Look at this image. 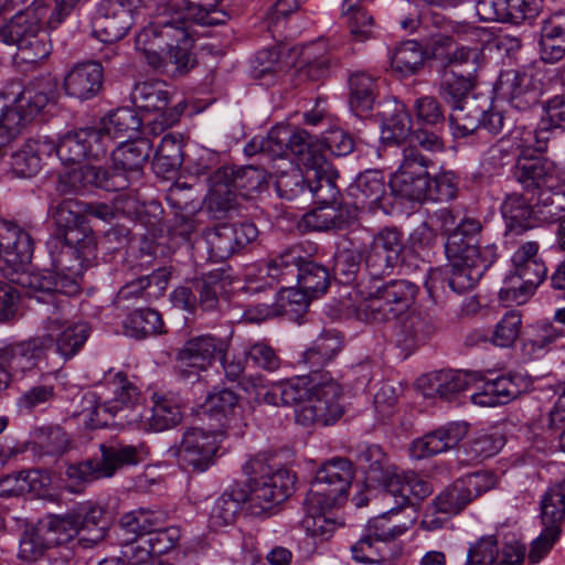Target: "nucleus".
Here are the masks:
<instances>
[{
	"mask_svg": "<svg viewBox=\"0 0 565 565\" xmlns=\"http://www.w3.org/2000/svg\"><path fill=\"white\" fill-rule=\"evenodd\" d=\"M84 204L74 200H64L58 203L52 214L56 226L50 237H58L68 242H83L85 248L92 247L93 231L86 224ZM90 249H86L89 253Z\"/></svg>",
	"mask_w": 565,
	"mask_h": 565,
	"instance_id": "nucleus-20",
	"label": "nucleus"
},
{
	"mask_svg": "<svg viewBox=\"0 0 565 565\" xmlns=\"http://www.w3.org/2000/svg\"><path fill=\"white\" fill-rule=\"evenodd\" d=\"M106 156V143L96 128L70 131L57 141V158L63 164L83 160H100Z\"/></svg>",
	"mask_w": 565,
	"mask_h": 565,
	"instance_id": "nucleus-19",
	"label": "nucleus"
},
{
	"mask_svg": "<svg viewBox=\"0 0 565 565\" xmlns=\"http://www.w3.org/2000/svg\"><path fill=\"white\" fill-rule=\"evenodd\" d=\"M142 127V119L132 108L122 107L108 114L100 121V127L96 128L106 143V152L115 139L127 138L132 140V136L139 132Z\"/></svg>",
	"mask_w": 565,
	"mask_h": 565,
	"instance_id": "nucleus-33",
	"label": "nucleus"
},
{
	"mask_svg": "<svg viewBox=\"0 0 565 565\" xmlns=\"http://www.w3.org/2000/svg\"><path fill=\"white\" fill-rule=\"evenodd\" d=\"M100 460H84L67 466L65 475L76 484L110 477L126 465H137L148 456L145 444L100 446Z\"/></svg>",
	"mask_w": 565,
	"mask_h": 565,
	"instance_id": "nucleus-8",
	"label": "nucleus"
},
{
	"mask_svg": "<svg viewBox=\"0 0 565 565\" xmlns=\"http://www.w3.org/2000/svg\"><path fill=\"white\" fill-rule=\"evenodd\" d=\"M419 288L407 279H392L373 285L362 292V299L354 308L359 320L384 323L395 320L415 303Z\"/></svg>",
	"mask_w": 565,
	"mask_h": 565,
	"instance_id": "nucleus-5",
	"label": "nucleus"
},
{
	"mask_svg": "<svg viewBox=\"0 0 565 565\" xmlns=\"http://www.w3.org/2000/svg\"><path fill=\"white\" fill-rule=\"evenodd\" d=\"M46 248L54 270L70 271L73 275H83L90 262L96 257V241L92 238V247L86 253L84 243L68 242L58 237H50Z\"/></svg>",
	"mask_w": 565,
	"mask_h": 565,
	"instance_id": "nucleus-23",
	"label": "nucleus"
},
{
	"mask_svg": "<svg viewBox=\"0 0 565 565\" xmlns=\"http://www.w3.org/2000/svg\"><path fill=\"white\" fill-rule=\"evenodd\" d=\"M72 513L78 527V542L84 547H92L105 539L109 523L100 505L83 502L73 508Z\"/></svg>",
	"mask_w": 565,
	"mask_h": 565,
	"instance_id": "nucleus-31",
	"label": "nucleus"
},
{
	"mask_svg": "<svg viewBox=\"0 0 565 565\" xmlns=\"http://www.w3.org/2000/svg\"><path fill=\"white\" fill-rule=\"evenodd\" d=\"M480 221L461 220L448 235L445 253L449 267V287L457 294L471 290L498 257L494 244L479 246Z\"/></svg>",
	"mask_w": 565,
	"mask_h": 565,
	"instance_id": "nucleus-1",
	"label": "nucleus"
},
{
	"mask_svg": "<svg viewBox=\"0 0 565 565\" xmlns=\"http://www.w3.org/2000/svg\"><path fill=\"white\" fill-rule=\"evenodd\" d=\"M497 477L491 471H476L457 479L431 502L435 511L450 518L461 513L472 500L493 489Z\"/></svg>",
	"mask_w": 565,
	"mask_h": 565,
	"instance_id": "nucleus-12",
	"label": "nucleus"
},
{
	"mask_svg": "<svg viewBox=\"0 0 565 565\" xmlns=\"http://www.w3.org/2000/svg\"><path fill=\"white\" fill-rule=\"evenodd\" d=\"M152 151V145L146 137L126 140L111 151L116 175L127 174V180L139 178L145 163Z\"/></svg>",
	"mask_w": 565,
	"mask_h": 565,
	"instance_id": "nucleus-30",
	"label": "nucleus"
},
{
	"mask_svg": "<svg viewBox=\"0 0 565 565\" xmlns=\"http://www.w3.org/2000/svg\"><path fill=\"white\" fill-rule=\"evenodd\" d=\"M232 235L227 223L216 225L205 232L206 248L213 262H223L237 253Z\"/></svg>",
	"mask_w": 565,
	"mask_h": 565,
	"instance_id": "nucleus-63",
	"label": "nucleus"
},
{
	"mask_svg": "<svg viewBox=\"0 0 565 565\" xmlns=\"http://www.w3.org/2000/svg\"><path fill=\"white\" fill-rule=\"evenodd\" d=\"M61 313L52 311L47 317L45 329L49 334L45 337H51L53 343L55 335L56 351L70 359L83 348L90 334V328L86 322L68 323Z\"/></svg>",
	"mask_w": 565,
	"mask_h": 565,
	"instance_id": "nucleus-25",
	"label": "nucleus"
},
{
	"mask_svg": "<svg viewBox=\"0 0 565 565\" xmlns=\"http://www.w3.org/2000/svg\"><path fill=\"white\" fill-rule=\"evenodd\" d=\"M116 0H102L92 19V30L100 42L113 43L121 40L134 23L135 10Z\"/></svg>",
	"mask_w": 565,
	"mask_h": 565,
	"instance_id": "nucleus-16",
	"label": "nucleus"
},
{
	"mask_svg": "<svg viewBox=\"0 0 565 565\" xmlns=\"http://www.w3.org/2000/svg\"><path fill=\"white\" fill-rule=\"evenodd\" d=\"M355 461L366 477L374 482L383 479L384 473L390 469L386 455L377 445H360Z\"/></svg>",
	"mask_w": 565,
	"mask_h": 565,
	"instance_id": "nucleus-61",
	"label": "nucleus"
},
{
	"mask_svg": "<svg viewBox=\"0 0 565 565\" xmlns=\"http://www.w3.org/2000/svg\"><path fill=\"white\" fill-rule=\"evenodd\" d=\"M303 259L302 249L299 246L286 248L265 262L266 274L278 282L296 279Z\"/></svg>",
	"mask_w": 565,
	"mask_h": 565,
	"instance_id": "nucleus-49",
	"label": "nucleus"
},
{
	"mask_svg": "<svg viewBox=\"0 0 565 565\" xmlns=\"http://www.w3.org/2000/svg\"><path fill=\"white\" fill-rule=\"evenodd\" d=\"M105 381L109 385L114 397L96 404L90 417L92 427L124 425L136 420L129 414L139 402L140 391L138 387L122 372L114 375L109 373Z\"/></svg>",
	"mask_w": 565,
	"mask_h": 565,
	"instance_id": "nucleus-11",
	"label": "nucleus"
},
{
	"mask_svg": "<svg viewBox=\"0 0 565 565\" xmlns=\"http://www.w3.org/2000/svg\"><path fill=\"white\" fill-rule=\"evenodd\" d=\"M473 76L457 74L451 70L444 74L440 84V96L450 104L452 110H465L466 100L470 89L472 88Z\"/></svg>",
	"mask_w": 565,
	"mask_h": 565,
	"instance_id": "nucleus-57",
	"label": "nucleus"
},
{
	"mask_svg": "<svg viewBox=\"0 0 565 565\" xmlns=\"http://www.w3.org/2000/svg\"><path fill=\"white\" fill-rule=\"evenodd\" d=\"M425 53L422 45L408 40L401 43L391 54V67L399 77L415 75L424 65Z\"/></svg>",
	"mask_w": 565,
	"mask_h": 565,
	"instance_id": "nucleus-48",
	"label": "nucleus"
},
{
	"mask_svg": "<svg viewBox=\"0 0 565 565\" xmlns=\"http://www.w3.org/2000/svg\"><path fill=\"white\" fill-rule=\"evenodd\" d=\"M342 387L329 374H316L309 403L296 411L297 422L302 425L334 424L343 414Z\"/></svg>",
	"mask_w": 565,
	"mask_h": 565,
	"instance_id": "nucleus-10",
	"label": "nucleus"
},
{
	"mask_svg": "<svg viewBox=\"0 0 565 565\" xmlns=\"http://www.w3.org/2000/svg\"><path fill=\"white\" fill-rule=\"evenodd\" d=\"M161 315L152 308H141L130 312L122 321L126 335L135 339H146L163 332Z\"/></svg>",
	"mask_w": 565,
	"mask_h": 565,
	"instance_id": "nucleus-46",
	"label": "nucleus"
},
{
	"mask_svg": "<svg viewBox=\"0 0 565 565\" xmlns=\"http://www.w3.org/2000/svg\"><path fill=\"white\" fill-rule=\"evenodd\" d=\"M539 53L547 64H555L565 56V33L553 20L542 26Z\"/></svg>",
	"mask_w": 565,
	"mask_h": 565,
	"instance_id": "nucleus-58",
	"label": "nucleus"
},
{
	"mask_svg": "<svg viewBox=\"0 0 565 565\" xmlns=\"http://www.w3.org/2000/svg\"><path fill=\"white\" fill-rule=\"evenodd\" d=\"M194 289L198 294V308L203 311H214L218 307V296L224 290L223 271L211 270L201 278L194 280Z\"/></svg>",
	"mask_w": 565,
	"mask_h": 565,
	"instance_id": "nucleus-56",
	"label": "nucleus"
},
{
	"mask_svg": "<svg viewBox=\"0 0 565 565\" xmlns=\"http://www.w3.org/2000/svg\"><path fill=\"white\" fill-rule=\"evenodd\" d=\"M82 276L61 270L22 271L17 282L24 289L26 297L39 302H52L53 311L63 312L68 301L60 296L77 294Z\"/></svg>",
	"mask_w": 565,
	"mask_h": 565,
	"instance_id": "nucleus-9",
	"label": "nucleus"
},
{
	"mask_svg": "<svg viewBox=\"0 0 565 565\" xmlns=\"http://www.w3.org/2000/svg\"><path fill=\"white\" fill-rule=\"evenodd\" d=\"M182 419L180 406L172 399L158 397L147 414L141 416L145 429L163 431L177 426Z\"/></svg>",
	"mask_w": 565,
	"mask_h": 565,
	"instance_id": "nucleus-50",
	"label": "nucleus"
},
{
	"mask_svg": "<svg viewBox=\"0 0 565 565\" xmlns=\"http://www.w3.org/2000/svg\"><path fill=\"white\" fill-rule=\"evenodd\" d=\"M540 509L543 526L562 530L565 522V478L547 488L541 499Z\"/></svg>",
	"mask_w": 565,
	"mask_h": 565,
	"instance_id": "nucleus-47",
	"label": "nucleus"
},
{
	"mask_svg": "<svg viewBox=\"0 0 565 565\" xmlns=\"http://www.w3.org/2000/svg\"><path fill=\"white\" fill-rule=\"evenodd\" d=\"M135 15H149L151 21L136 35V47L139 51L168 50L169 62L175 66L174 72L183 74L194 65L191 57V47L194 43V32L180 24V18L171 14L162 3L157 0H146L134 7Z\"/></svg>",
	"mask_w": 565,
	"mask_h": 565,
	"instance_id": "nucleus-2",
	"label": "nucleus"
},
{
	"mask_svg": "<svg viewBox=\"0 0 565 565\" xmlns=\"http://www.w3.org/2000/svg\"><path fill=\"white\" fill-rule=\"evenodd\" d=\"M58 97V81L50 73L31 79L21 92L9 99L12 111L21 119V127L32 120L50 104H55Z\"/></svg>",
	"mask_w": 565,
	"mask_h": 565,
	"instance_id": "nucleus-14",
	"label": "nucleus"
},
{
	"mask_svg": "<svg viewBox=\"0 0 565 565\" xmlns=\"http://www.w3.org/2000/svg\"><path fill=\"white\" fill-rule=\"evenodd\" d=\"M468 424L448 423L424 436L414 439L409 445V456L415 460L429 458L455 448L467 435Z\"/></svg>",
	"mask_w": 565,
	"mask_h": 565,
	"instance_id": "nucleus-24",
	"label": "nucleus"
},
{
	"mask_svg": "<svg viewBox=\"0 0 565 565\" xmlns=\"http://www.w3.org/2000/svg\"><path fill=\"white\" fill-rule=\"evenodd\" d=\"M172 97L168 85L160 81L138 83L132 92V99L138 107L154 113L168 110Z\"/></svg>",
	"mask_w": 565,
	"mask_h": 565,
	"instance_id": "nucleus-51",
	"label": "nucleus"
},
{
	"mask_svg": "<svg viewBox=\"0 0 565 565\" xmlns=\"http://www.w3.org/2000/svg\"><path fill=\"white\" fill-rule=\"evenodd\" d=\"M416 124L413 140L426 151H440L444 149L441 134L445 129L446 118L440 103L433 96L417 98L413 105Z\"/></svg>",
	"mask_w": 565,
	"mask_h": 565,
	"instance_id": "nucleus-15",
	"label": "nucleus"
},
{
	"mask_svg": "<svg viewBox=\"0 0 565 565\" xmlns=\"http://www.w3.org/2000/svg\"><path fill=\"white\" fill-rule=\"evenodd\" d=\"M223 438L221 430L188 428L175 451L179 463L188 471L205 472L215 463Z\"/></svg>",
	"mask_w": 565,
	"mask_h": 565,
	"instance_id": "nucleus-13",
	"label": "nucleus"
},
{
	"mask_svg": "<svg viewBox=\"0 0 565 565\" xmlns=\"http://www.w3.org/2000/svg\"><path fill=\"white\" fill-rule=\"evenodd\" d=\"M414 135L409 113L404 105H396L382 126L384 142L405 143L399 168L391 177L390 186L401 198L420 199L428 189L427 169L431 161L420 152L419 145L413 140Z\"/></svg>",
	"mask_w": 565,
	"mask_h": 565,
	"instance_id": "nucleus-3",
	"label": "nucleus"
},
{
	"mask_svg": "<svg viewBox=\"0 0 565 565\" xmlns=\"http://www.w3.org/2000/svg\"><path fill=\"white\" fill-rule=\"evenodd\" d=\"M183 138L172 132L166 134L153 157V167L162 173L175 172L184 162Z\"/></svg>",
	"mask_w": 565,
	"mask_h": 565,
	"instance_id": "nucleus-54",
	"label": "nucleus"
},
{
	"mask_svg": "<svg viewBox=\"0 0 565 565\" xmlns=\"http://www.w3.org/2000/svg\"><path fill=\"white\" fill-rule=\"evenodd\" d=\"M107 171L103 168L86 164L77 169H73L60 175L57 190L64 194L78 193L87 186L106 188Z\"/></svg>",
	"mask_w": 565,
	"mask_h": 565,
	"instance_id": "nucleus-43",
	"label": "nucleus"
},
{
	"mask_svg": "<svg viewBox=\"0 0 565 565\" xmlns=\"http://www.w3.org/2000/svg\"><path fill=\"white\" fill-rule=\"evenodd\" d=\"M322 149V142L305 129H290L288 151L297 158L298 163L303 166L308 172L327 161Z\"/></svg>",
	"mask_w": 565,
	"mask_h": 565,
	"instance_id": "nucleus-38",
	"label": "nucleus"
},
{
	"mask_svg": "<svg viewBox=\"0 0 565 565\" xmlns=\"http://www.w3.org/2000/svg\"><path fill=\"white\" fill-rule=\"evenodd\" d=\"M51 548L77 537L78 527L72 511L64 515H49L39 521Z\"/></svg>",
	"mask_w": 565,
	"mask_h": 565,
	"instance_id": "nucleus-55",
	"label": "nucleus"
},
{
	"mask_svg": "<svg viewBox=\"0 0 565 565\" xmlns=\"http://www.w3.org/2000/svg\"><path fill=\"white\" fill-rule=\"evenodd\" d=\"M313 377L298 376L286 382L275 383L264 392H257V399L273 406H292L309 403Z\"/></svg>",
	"mask_w": 565,
	"mask_h": 565,
	"instance_id": "nucleus-29",
	"label": "nucleus"
},
{
	"mask_svg": "<svg viewBox=\"0 0 565 565\" xmlns=\"http://www.w3.org/2000/svg\"><path fill=\"white\" fill-rule=\"evenodd\" d=\"M479 383L481 386L477 385V388L481 391L471 396L472 403L479 406L504 405L521 393L520 386L511 375L498 376L492 380L486 379L483 375V381H479Z\"/></svg>",
	"mask_w": 565,
	"mask_h": 565,
	"instance_id": "nucleus-35",
	"label": "nucleus"
},
{
	"mask_svg": "<svg viewBox=\"0 0 565 565\" xmlns=\"http://www.w3.org/2000/svg\"><path fill=\"white\" fill-rule=\"evenodd\" d=\"M221 0H169L162 3L168 11L180 18V24L192 30V22L212 26L225 24L232 13L218 8Z\"/></svg>",
	"mask_w": 565,
	"mask_h": 565,
	"instance_id": "nucleus-21",
	"label": "nucleus"
},
{
	"mask_svg": "<svg viewBox=\"0 0 565 565\" xmlns=\"http://www.w3.org/2000/svg\"><path fill=\"white\" fill-rule=\"evenodd\" d=\"M479 381H483L481 373L461 370H441L427 376L430 391L445 399L477 387Z\"/></svg>",
	"mask_w": 565,
	"mask_h": 565,
	"instance_id": "nucleus-32",
	"label": "nucleus"
},
{
	"mask_svg": "<svg viewBox=\"0 0 565 565\" xmlns=\"http://www.w3.org/2000/svg\"><path fill=\"white\" fill-rule=\"evenodd\" d=\"M515 178L524 189L531 191L558 184L556 166L545 158L520 159L515 169Z\"/></svg>",
	"mask_w": 565,
	"mask_h": 565,
	"instance_id": "nucleus-34",
	"label": "nucleus"
},
{
	"mask_svg": "<svg viewBox=\"0 0 565 565\" xmlns=\"http://www.w3.org/2000/svg\"><path fill=\"white\" fill-rule=\"evenodd\" d=\"M228 351V342L212 334L196 335L184 342L178 351L181 366L191 367L195 373L210 367L214 361Z\"/></svg>",
	"mask_w": 565,
	"mask_h": 565,
	"instance_id": "nucleus-22",
	"label": "nucleus"
},
{
	"mask_svg": "<svg viewBox=\"0 0 565 565\" xmlns=\"http://www.w3.org/2000/svg\"><path fill=\"white\" fill-rule=\"evenodd\" d=\"M537 242L522 243L511 257L513 275L508 277L499 291L502 301L523 303L543 282L547 267L539 253Z\"/></svg>",
	"mask_w": 565,
	"mask_h": 565,
	"instance_id": "nucleus-6",
	"label": "nucleus"
},
{
	"mask_svg": "<svg viewBox=\"0 0 565 565\" xmlns=\"http://www.w3.org/2000/svg\"><path fill=\"white\" fill-rule=\"evenodd\" d=\"M167 520V511L160 508H139L121 515L118 526L125 534L148 535L162 527Z\"/></svg>",
	"mask_w": 565,
	"mask_h": 565,
	"instance_id": "nucleus-41",
	"label": "nucleus"
},
{
	"mask_svg": "<svg viewBox=\"0 0 565 565\" xmlns=\"http://www.w3.org/2000/svg\"><path fill=\"white\" fill-rule=\"evenodd\" d=\"M350 106L358 116L370 111L375 100L376 79L365 73L356 72L349 79Z\"/></svg>",
	"mask_w": 565,
	"mask_h": 565,
	"instance_id": "nucleus-52",
	"label": "nucleus"
},
{
	"mask_svg": "<svg viewBox=\"0 0 565 565\" xmlns=\"http://www.w3.org/2000/svg\"><path fill=\"white\" fill-rule=\"evenodd\" d=\"M354 479L353 463L342 457H334L317 470L307 503L311 509L331 510L344 501Z\"/></svg>",
	"mask_w": 565,
	"mask_h": 565,
	"instance_id": "nucleus-7",
	"label": "nucleus"
},
{
	"mask_svg": "<svg viewBox=\"0 0 565 565\" xmlns=\"http://www.w3.org/2000/svg\"><path fill=\"white\" fill-rule=\"evenodd\" d=\"M274 457L257 454L243 466L247 477L246 500L250 514L260 516L284 502L292 492L296 476L273 462Z\"/></svg>",
	"mask_w": 565,
	"mask_h": 565,
	"instance_id": "nucleus-4",
	"label": "nucleus"
},
{
	"mask_svg": "<svg viewBox=\"0 0 565 565\" xmlns=\"http://www.w3.org/2000/svg\"><path fill=\"white\" fill-rule=\"evenodd\" d=\"M530 201L533 202L535 220L552 223L563 218L565 193L563 188L558 189V184L537 190Z\"/></svg>",
	"mask_w": 565,
	"mask_h": 565,
	"instance_id": "nucleus-45",
	"label": "nucleus"
},
{
	"mask_svg": "<svg viewBox=\"0 0 565 565\" xmlns=\"http://www.w3.org/2000/svg\"><path fill=\"white\" fill-rule=\"evenodd\" d=\"M306 227L312 231L342 230L348 221L341 205H320L303 216Z\"/></svg>",
	"mask_w": 565,
	"mask_h": 565,
	"instance_id": "nucleus-64",
	"label": "nucleus"
},
{
	"mask_svg": "<svg viewBox=\"0 0 565 565\" xmlns=\"http://www.w3.org/2000/svg\"><path fill=\"white\" fill-rule=\"evenodd\" d=\"M348 192L356 205L377 206L385 194L383 174L377 170H366L358 175Z\"/></svg>",
	"mask_w": 565,
	"mask_h": 565,
	"instance_id": "nucleus-40",
	"label": "nucleus"
},
{
	"mask_svg": "<svg viewBox=\"0 0 565 565\" xmlns=\"http://www.w3.org/2000/svg\"><path fill=\"white\" fill-rule=\"evenodd\" d=\"M296 280L300 288L308 291L311 297L317 298L326 294L330 285V274L323 265L303 259Z\"/></svg>",
	"mask_w": 565,
	"mask_h": 565,
	"instance_id": "nucleus-59",
	"label": "nucleus"
},
{
	"mask_svg": "<svg viewBox=\"0 0 565 565\" xmlns=\"http://www.w3.org/2000/svg\"><path fill=\"white\" fill-rule=\"evenodd\" d=\"M246 491L241 488H233L223 492L214 502L210 515L209 526L217 531L233 524L245 503Z\"/></svg>",
	"mask_w": 565,
	"mask_h": 565,
	"instance_id": "nucleus-44",
	"label": "nucleus"
},
{
	"mask_svg": "<svg viewBox=\"0 0 565 565\" xmlns=\"http://www.w3.org/2000/svg\"><path fill=\"white\" fill-rule=\"evenodd\" d=\"M104 67L100 62L87 61L75 64L64 76L63 88L67 96L88 100L103 87Z\"/></svg>",
	"mask_w": 565,
	"mask_h": 565,
	"instance_id": "nucleus-28",
	"label": "nucleus"
},
{
	"mask_svg": "<svg viewBox=\"0 0 565 565\" xmlns=\"http://www.w3.org/2000/svg\"><path fill=\"white\" fill-rule=\"evenodd\" d=\"M51 348V337H35L23 342L0 344V360L10 373H24L35 367L38 361Z\"/></svg>",
	"mask_w": 565,
	"mask_h": 565,
	"instance_id": "nucleus-27",
	"label": "nucleus"
},
{
	"mask_svg": "<svg viewBox=\"0 0 565 565\" xmlns=\"http://www.w3.org/2000/svg\"><path fill=\"white\" fill-rule=\"evenodd\" d=\"M34 243L18 224L0 220V255L18 273L32 259Z\"/></svg>",
	"mask_w": 565,
	"mask_h": 565,
	"instance_id": "nucleus-26",
	"label": "nucleus"
},
{
	"mask_svg": "<svg viewBox=\"0 0 565 565\" xmlns=\"http://www.w3.org/2000/svg\"><path fill=\"white\" fill-rule=\"evenodd\" d=\"M338 171L327 160L308 172L309 194L320 205H341L338 202L340 191L335 184Z\"/></svg>",
	"mask_w": 565,
	"mask_h": 565,
	"instance_id": "nucleus-36",
	"label": "nucleus"
},
{
	"mask_svg": "<svg viewBox=\"0 0 565 565\" xmlns=\"http://www.w3.org/2000/svg\"><path fill=\"white\" fill-rule=\"evenodd\" d=\"M324 46L321 42L307 45L300 54L298 74L300 78L319 81L329 71V60L323 54Z\"/></svg>",
	"mask_w": 565,
	"mask_h": 565,
	"instance_id": "nucleus-62",
	"label": "nucleus"
},
{
	"mask_svg": "<svg viewBox=\"0 0 565 565\" xmlns=\"http://www.w3.org/2000/svg\"><path fill=\"white\" fill-rule=\"evenodd\" d=\"M438 330L436 319L428 313H412L398 324L397 341L406 349L416 348L429 340Z\"/></svg>",
	"mask_w": 565,
	"mask_h": 565,
	"instance_id": "nucleus-37",
	"label": "nucleus"
},
{
	"mask_svg": "<svg viewBox=\"0 0 565 565\" xmlns=\"http://www.w3.org/2000/svg\"><path fill=\"white\" fill-rule=\"evenodd\" d=\"M185 190H190V188L185 189V186L177 183L169 189L166 196L168 204L177 211L175 225L172 227L171 234L179 235L183 239H188L195 230V224L192 217L179 214V212L192 211L194 209V206L190 207L192 199L185 193Z\"/></svg>",
	"mask_w": 565,
	"mask_h": 565,
	"instance_id": "nucleus-53",
	"label": "nucleus"
},
{
	"mask_svg": "<svg viewBox=\"0 0 565 565\" xmlns=\"http://www.w3.org/2000/svg\"><path fill=\"white\" fill-rule=\"evenodd\" d=\"M285 166H274L273 170L276 175L275 188L278 195L288 201H292L302 194L309 192L308 170L305 173L298 166H295L290 160L284 161Z\"/></svg>",
	"mask_w": 565,
	"mask_h": 565,
	"instance_id": "nucleus-42",
	"label": "nucleus"
},
{
	"mask_svg": "<svg viewBox=\"0 0 565 565\" xmlns=\"http://www.w3.org/2000/svg\"><path fill=\"white\" fill-rule=\"evenodd\" d=\"M285 72V65L280 61L279 51L276 47L257 52L252 61V76L262 81L263 85H271L275 79Z\"/></svg>",
	"mask_w": 565,
	"mask_h": 565,
	"instance_id": "nucleus-60",
	"label": "nucleus"
},
{
	"mask_svg": "<svg viewBox=\"0 0 565 565\" xmlns=\"http://www.w3.org/2000/svg\"><path fill=\"white\" fill-rule=\"evenodd\" d=\"M498 90L513 108L521 111L534 107L541 93L534 68L531 66L503 72L499 78Z\"/></svg>",
	"mask_w": 565,
	"mask_h": 565,
	"instance_id": "nucleus-18",
	"label": "nucleus"
},
{
	"mask_svg": "<svg viewBox=\"0 0 565 565\" xmlns=\"http://www.w3.org/2000/svg\"><path fill=\"white\" fill-rule=\"evenodd\" d=\"M49 13V3L33 1L0 26V42L20 47L32 36L38 35L41 30H50Z\"/></svg>",
	"mask_w": 565,
	"mask_h": 565,
	"instance_id": "nucleus-17",
	"label": "nucleus"
},
{
	"mask_svg": "<svg viewBox=\"0 0 565 565\" xmlns=\"http://www.w3.org/2000/svg\"><path fill=\"white\" fill-rule=\"evenodd\" d=\"M342 339L334 331L320 334L302 353L301 362L311 369V374H319V370L331 362L342 349Z\"/></svg>",
	"mask_w": 565,
	"mask_h": 565,
	"instance_id": "nucleus-39",
	"label": "nucleus"
}]
</instances>
